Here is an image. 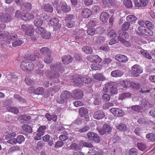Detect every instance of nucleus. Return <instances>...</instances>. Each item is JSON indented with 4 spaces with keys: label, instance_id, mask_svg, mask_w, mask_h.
<instances>
[{
    "label": "nucleus",
    "instance_id": "obj_1",
    "mask_svg": "<svg viewBox=\"0 0 155 155\" xmlns=\"http://www.w3.org/2000/svg\"><path fill=\"white\" fill-rule=\"evenodd\" d=\"M61 64L60 63H58L55 64H51L50 68L52 70H56L53 73H51L50 70H47L45 72L46 76L50 78L53 79L54 78H57L60 76V74L57 71H59L62 73L64 71V69L61 66Z\"/></svg>",
    "mask_w": 155,
    "mask_h": 155
},
{
    "label": "nucleus",
    "instance_id": "obj_2",
    "mask_svg": "<svg viewBox=\"0 0 155 155\" xmlns=\"http://www.w3.org/2000/svg\"><path fill=\"white\" fill-rule=\"evenodd\" d=\"M117 83L113 81H110L105 84L102 91L103 94L109 93L111 95L117 94L118 90L116 86Z\"/></svg>",
    "mask_w": 155,
    "mask_h": 155
},
{
    "label": "nucleus",
    "instance_id": "obj_3",
    "mask_svg": "<svg viewBox=\"0 0 155 155\" xmlns=\"http://www.w3.org/2000/svg\"><path fill=\"white\" fill-rule=\"evenodd\" d=\"M20 67L23 71L30 72L34 69L35 65L31 62H29L27 60H25L21 62Z\"/></svg>",
    "mask_w": 155,
    "mask_h": 155
},
{
    "label": "nucleus",
    "instance_id": "obj_4",
    "mask_svg": "<svg viewBox=\"0 0 155 155\" xmlns=\"http://www.w3.org/2000/svg\"><path fill=\"white\" fill-rule=\"evenodd\" d=\"M71 96V94L69 91L66 90L63 91L61 94L60 97L57 98L56 101L59 103H64L69 99Z\"/></svg>",
    "mask_w": 155,
    "mask_h": 155
},
{
    "label": "nucleus",
    "instance_id": "obj_5",
    "mask_svg": "<svg viewBox=\"0 0 155 155\" xmlns=\"http://www.w3.org/2000/svg\"><path fill=\"white\" fill-rule=\"evenodd\" d=\"M56 9L58 13H60L62 12H69L71 10V8L70 6L67 5L65 2H61L59 5L56 6Z\"/></svg>",
    "mask_w": 155,
    "mask_h": 155
},
{
    "label": "nucleus",
    "instance_id": "obj_6",
    "mask_svg": "<svg viewBox=\"0 0 155 155\" xmlns=\"http://www.w3.org/2000/svg\"><path fill=\"white\" fill-rule=\"evenodd\" d=\"M20 29L22 30L25 34L28 36H31L34 35L35 30L31 25L28 26L26 25H22Z\"/></svg>",
    "mask_w": 155,
    "mask_h": 155
},
{
    "label": "nucleus",
    "instance_id": "obj_7",
    "mask_svg": "<svg viewBox=\"0 0 155 155\" xmlns=\"http://www.w3.org/2000/svg\"><path fill=\"white\" fill-rule=\"evenodd\" d=\"M35 31L36 33L40 34L42 38L45 39H48L51 37L50 32L46 31L44 27H37Z\"/></svg>",
    "mask_w": 155,
    "mask_h": 155
},
{
    "label": "nucleus",
    "instance_id": "obj_8",
    "mask_svg": "<svg viewBox=\"0 0 155 155\" xmlns=\"http://www.w3.org/2000/svg\"><path fill=\"white\" fill-rule=\"evenodd\" d=\"M46 128L45 126H41L39 127L34 138L35 140H38L41 139V137L45 134Z\"/></svg>",
    "mask_w": 155,
    "mask_h": 155
},
{
    "label": "nucleus",
    "instance_id": "obj_9",
    "mask_svg": "<svg viewBox=\"0 0 155 155\" xmlns=\"http://www.w3.org/2000/svg\"><path fill=\"white\" fill-rule=\"evenodd\" d=\"M131 70L132 71V74L134 77H138L143 71L142 68L137 64L133 66L132 67Z\"/></svg>",
    "mask_w": 155,
    "mask_h": 155
},
{
    "label": "nucleus",
    "instance_id": "obj_10",
    "mask_svg": "<svg viewBox=\"0 0 155 155\" xmlns=\"http://www.w3.org/2000/svg\"><path fill=\"white\" fill-rule=\"evenodd\" d=\"M110 111L114 116L117 117H121L123 116L124 114V110L119 108H111L110 109Z\"/></svg>",
    "mask_w": 155,
    "mask_h": 155
},
{
    "label": "nucleus",
    "instance_id": "obj_11",
    "mask_svg": "<svg viewBox=\"0 0 155 155\" xmlns=\"http://www.w3.org/2000/svg\"><path fill=\"white\" fill-rule=\"evenodd\" d=\"M59 20L57 18H52L48 21V24L54 27V29H59L61 27L59 23Z\"/></svg>",
    "mask_w": 155,
    "mask_h": 155
},
{
    "label": "nucleus",
    "instance_id": "obj_12",
    "mask_svg": "<svg viewBox=\"0 0 155 155\" xmlns=\"http://www.w3.org/2000/svg\"><path fill=\"white\" fill-rule=\"evenodd\" d=\"M111 129L112 128L110 125L105 124L103 125L102 129L98 130V131L101 135H104L106 133L110 132Z\"/></svg>",
    "mask_w": 155,
    "mask_h": 155
},
{
    "label": "nucleus",
    "instance_id": "obj_13",
    "mask_svg": "<svg viewBox=\"0 0 155 155\" xmlns=\"http://www.w3.org/2000/svg\"><path fill=\"white\" fill-rule=\"evenodd\" d=\"M83 95V92L81 90L79 89H76L74 90L71 94L72 97L76 99L81 98Z\"/></svg>",
    "mask_w": 155,
    "mask_h": 155
},
{
    "label": "nucleus",
    "instance_id": "obj_14",
    "mask_svg": "<svg viewBox=\"0 0 155 155\" xmlns=\"http://www.w3.org/2000/svg\"><path fill=\"white\" fill-rule=\"evenodd\" d=\"M139 1L140 2L137 0H135L134 1L135 5L137 7H146L149 2V0H139Z\"/></svg>",
    "mask_w": 155,
    "mask_h": 155
},
{
    "label": "nucleus",
    "instance_id": "obj_15",
    "mask_svg": "<svg viewBox=\"0 0 155 155\" xmlns=\"http://www.w3.org/2000/svg\"><path fill=\"white\" fill-rule=\"evenodd\" d=\"M11 20L12 17L11 15L7 13L2 14L0 17V21L3 22H9Z\"/></svg>",
    "mask_w": 155,
    "mask_h": 155
},
{
    "label": "nucleus",
    "instance_id": "obj_16",
    "mask_svg": "<svg viewBox=\"0 0 155 155\" xmlns=\"http://www.w3.org/2000/svg\"><path fill=\"white\" fill-rule=\"evenodd\" d=\"M133 94L130 92H124L121 93L119 94L118 99L119 100H123L124 99L131 98Z\"/></svg>",
    "mask_w": 155,
    "mask_h": 155
},
{
    "label": "nucleus",
    "instance_id": "obj_17",
    "mask_svg": "<svg viewBox=\"0 0 155 155\" xmlns=\"http://www.w3.org/2000/svg\"><path fill=\"white\" fill-rule=\"evenodd\" d=\"M115 60L120 62L125 63L128 59L126 56L122 54H117L115 56Z\"/></svg>",
    "mask_w": 155,
    "mask_h": 155
},
{
    "label": "nucleus",
    "instance_id": "obj_18",
    "mask_svg": "<svg viewBox=\"0 0 155 155\" xmlns=\"http://www.w3.org/2000/svg\"><path fill=\"white\" fill-rule=\"evenodd\" d=\"M94 118L96 119L100 120L105 117L104 113L102 111L98 110L95 112L94 114Z\"/></svg>",
    "mask_w": 155,
    "mask_h": 155
},
{
    "label": "nucleus",
    "instance_id": "obj_19",
    "mask_svg": "<svg viewBox=\"0 0 155 155\" xmlns=\"http://www.w3.org/2000/svg\"><path fill=\"white\" fill-rule=\"evenodd\" d=\"M39 54H28L25 55V57L27 59L31 61H35L38 60L39 58Z\"/></svg>",
    "mask_w": 155,
    "mask_h": 155
},
{
    "label": "nucleus",
    "instance_id": "obj_20",
    "mask_svg": "<svg viewBox=\"0 0 155 155\" xmlns=\"http://www.w3.org/2000/svg\"><path fill=\"white\" fill-rule=\"evenodd\" d=\"M91 14V11L88 8H84L81 12L82 17L84 18H88L90 17Z\"/></svg>",
    "mask_w": 155,
    "mask_h": 155
},
{
    "label": "nucleus",
    "instance_id": "obj_21",
    "mask_svg": "<svg viewBox=\"0 0 155 155\" xmlns=\"http://www.w3.org/2000/svg\"><path fill=\"white\" fill-rule=\"evenodd\" d=\"M34 18V16L30 13H25L22 14L21 16V18L23 20L27 21L30 20Z\"/></svg>",
    "mask_w": 155,
    "mask_h": 155
},
{
    "label": "nucleus",
    "instance_id": "obj_22",
    "mask_svg": "<svg viewBox=\"0 0 155 155\" xmlns=\"http://www.w3.org/2000/svg\"><path fill=\"white\" fill-rule=\"evenodd\" d=\"M62 61L65 64H68L72 61V57L70 55H64L61 58Z\"/></svg>",
    "mask_w": 155,
    "mask_h": 155
},
{
    "label": "nucleus",
    "instance_id": "obj_23",
    "mask_svg": "<svg viewBox=\"0 0 155 155\" xmlns=\"http://www.w3.org/2000/svg\"><path fill=\"white\" fill-rule=\"evenodd\" d=\"M87 59L89 60H91V59H92L94 62H96L97 63H100L102 61L101 59L96 54L92 55L89 56ZM90 61H92L91 60Z\"/></svg>",
    "mask_w": 155,
    "mask_h": 155
},
{
    "label": "nucleus",
    "instance_id": "obj_24",
    "mask_svg": "<svg viewBox=\"0 0 155 155\" xmlns=\"http://www.w3.org/2000/svg\"><path fill=\"white\" fill-rule=\"evenodd\" d=\"M124 74V73L119 70H116L112 71L111 73V75L114 77H121Z\"/></svg>",
    "mask_w": 155,
    "mask_h": 155
},
{
    "label": "nucleus",
    "instance_id": "obj_25",
    "mask_svg": "<svg viewBox=\"0 0 155 155\" xmlns=\"http://www.w3.org/2000/svg\"><path fill=\"white\" fill-rule=\"evenodd\" d=\"M40 51L42 54L46 56L51 54V53L50 49L46 47L41 48L40 50Z\"/></svg>",
    "mask_w": 155,
    "mask_h": 155
},
{
    "label": "nucleus",
    "instance_id": "obj_26",
    "mask_svg": "<svg viewBox=\"0 0 155 155\" xmlns=\"http://www.w3.org/2000/svg\"><path fill=\"white\" fill-rule=\"evenodd\" d=\"M44 11L47 12L51 13L53 12V8L51 5L48 3L45 4L43 7Z\"/></svg>",
    "mask_w": 155,
    "mask_h": 155
},
{
    "label": "nucleus",
    "instance_id": "obj_27",
    "mask_svg": "<svg viewBox=\"0 0 155 155\" xmlns=\"http://www.w3.org/2000/svg\"><path fill=\"white\" fill-rule=\"evenodd\" d=\"M93 77L95 79L99 81H104L105 79V77L101 73L95 74L93 76Z\"/></svg>",
    "mask_w": 155,
    "mask_h": 155
},
{
    "label": "nucleus",
    "instance_id": "obj_28",
    "mask_svg": "<svg viewBox=\"0 0 155 155\" xmlns=\"http://www.w3.org/2000/svg\"><path fill=\"white\" fill-rule=\"evenodd\" d=\"M78 112L81 117H82L83 116H85L88 114V112L87 109L86 108L82 107L79 109Z\"/></svg>",
    "mask_w": 155,
    "mask_h": 155
},
{
    "label": "nucleus",
    "instance_id": "obj_29",
    "mask_svg": "<svg viewBox=\"0 0 155 155\" xmlns=\"http://www.w3.org/2000/svg\"><path fill=\"white\" fill-rule=\"evenodd\" d=\"M109 17V15L108 13L106 12H102L100 16V20L102 22H104L107 20Z\"/></svg>",
    "mask_w": 155,
    "mask_h": 155
},
{
    "label": "nucleus",
    "instance_id": "obj_30",
    "mask_svg": "<svg viewBox=\"0 0 155 155\" xmlns=\"http://www.w3.org/2000/svg\"><path fill=\"white\" fill-rule=\"evenodd\" d=\"M18 119L20 120H23V122L24 121H29L31 119V117L27 115L22 114L19 116Z\"/></svg>",
    "mask_w": 155,
    "mask_h": 155
},
{
    "label": "nucleus",
    "instance_id": "obj_31",
    "mask_svg": "<svg viewBox=\"0 0 155 155\" xmlns=\"http://www.w3.org/2000/svg\"><path fill=\"white\" fill-rule=\"evenodd\" d=\"M62 133V134H61L59 136V138L61 141H65L68 138V134L65 131H63Z\"/></svg>",
    "mask_w": 155,
    "mask_h": 155
},
{
    "label": "nucleus",
    "instance_id": "obj_32",
    "mask_svg": "<svg viewBox=\"0 0 155 155\" xmlns=\"http://www.w3.org/2000/svg\"><path fill=\"white\" fill-rule=\"evenodd\" d=\"M80 78L82 81L86 84H89L91 81V78L86 76H80Z\"/></svg>",
    "mask_w": 155,
    "mask_h": 155
},
{
    "label": "nucleus",
    "instance_id": "obj_33",
    "mask_svg": "<svg viewBox=\"0 0 155 155\" xmlns=\"http://www.w3.org/2000/svg\"><path fill=\"white\" fill-rule=\"evenodd\" d=\"M7 110L8 111L15 114H18L19 113L18 109L16 107L12 106H8V107L7 108Z\"/></svg>",
    "mask_w": 155,
    "mask_h": 155
},
{
    "label": "nucleus",
    "instance_id": "obj_34",
    "mask_svg": "<svg viewBox=\"0 0 155 155\" xmlns=\"http://www.w3.org/2000/svg\"><path fill=\"white\" fill-rule=\"evenodd\" d=\"M140 53L146 58L149 59H151L152 58V57L149 52L147 50H145L142 49L140 51Z\"/></svg>",
    "mask_w": 155,
    "mask_h": 155
},
{
    "label": "nucleus",
    "instance_id": "obj_35",
    "mask_svg": "<svg viewBox=\"0 0 155 155\" xmlns=\"http://www.w3.org/2000/svg\"><path fill=\"white\" fill-rule=\"evenodd\" d=\"M137 145L138 149L142 151L145 150L147 148L146 144L142 143H137Z\"/></svg>",
    "mask_w": 155,
    "mask_h": 155
},
{
    "label": "nucleus",
    "instance_id": "obj_36",
    "mask_svg": "<svg viewBox=\"0 0 155 155\" xmlns=\"http://www.w3.org/2000/svg\"><path fill=\"white\" fill-rule=\"evenodd\" d=\"M43 23L42 19L40 18H37L34 21V24L37 27H42L41 26L42 25Z\"/></svg>",
    "mask_w": 155,
    "mask_h": 155
},
{
    "label": "nucleus",
    "instance_id": "obj_37",
    "mask_svg": "<svg viewBox=\"0 0 155 155\" xmlns=\"http://www.w3.org/2000/svg\"><path fill=\"white\" fill-rule=\"evenodd\" d=\"M18 37V36L16 34L9 36L7 38L6 41L9 44H10L11 42L12 43L13 41L16 39Z\"/></svg>",
    "mask_w": 155,
    "mask_h": 155
},
{
    "label": "nucleus",
    "instance_id": "obj_38",
    "mask_svg": "<svg viewBox=\"0 0 155 155\" xmlns=\"http://www.w3.org/2000/svg\"><path fill=\"white\" fill-rule=\"evenodd\" d=\"M79 145L82 147H86L89 148H92L93 147L92 144L90 143H88L83 140L80 142Z\"/></svg>",
    "mask_w": 155,
    "mask_h": 155
},
{
    "label": "nucleus",
    "instance_id": "obj_39",
    "mask_svg": "<svg viewBox=\"0 0 155 155\" xmlns=\"http://www.w3.org/2000/svg\"><path fill=\"white\" fill-rule=\"evenodd\" d=\"M116 128L120 131H125L127 130V126L125 124L120 123L117 125Z\"/></svg>",
    "mask_w": 155,
    "mask_h": 155
},
{
    "label": "nucleus",
    "instance_id": "obj_40",
    "mask_svg": "<svg viewBox=\"0 0 155 155\" xmlns=\"http://www.w3.org/2000/svg\"><path fill=\"white\" fill-rule=\"evenodd\" d=\"M22 128L23 130L26 132L29 133L32 132V130L31 127L29 125H24L22 127Z\"/></svg>",
    "mask_w": 155,
    "mask_h": 155
},
{
    "label": "nucleus",
    "instance_id": "obj_41",
    "mask_svg": "<svg viewBox=\"0 0 155 155\" xmlns=\"http://www.w3.org/2000/svg\"><path fill=\"white\" fill-rule=\"evenodd\" d=\"M131 82L128 80H126L122 81L121 85L124 87H129L131 85Z\"/></svg>",
    "mask_w": 155,
    "mask_h": 155
},
{
    "label": "nucleus",
    "instance_id": "obj_42",
    "mask_svg": "<svg viewBox=\"0 0 155 155\" xmlns=\"http://www.w3.org/2000/svg\"><path fill=\"white\" fill-rule=\"evenodd\" d=\"M82 51L86 54H89L92 52L93 50L90 47L88 46H84L82 49Z\"/></svg>",
    "mask_w": 155,
    "mask_h": 155
},
{
    "label": "nucleus",
    "instance_id": "obj_43",
    "mask_svg": "<svg viewBox=\"0 0 155 155\" xmlns=\"http://www.w3.org/2000/svg\"><path fill=\"white\" fill-rule=\"evenodd\" d=\"M147 139L149 141L152 142L155 141V134L153 133L147 134L146 135Z\"/></svg>",
    "mask_w": 155,
    "mask_h": 155
},
{
    "label": "nucleus",
    "instance_id": "obj_44",
    "mask_svg": "<svg viewBox=\"0 0 155 155\" xmlns=\"http://www.w3.org/2000/svg\"><path fill=\"white\" fill-rule=\"evenodd\" d=\"M45 89L43 87H38L35 90L33 93L36 94H41L44 91Z\"/></svg>",
    "mask_w": 155,
    "mask_h": 155
},
{
    "label": "nucleus",
    "instance_id": "obj_45",
    "mask_svg": "<svg viewBox=\"0 0 155 155\" xmlns=\"http://www.w3.org/2000/svg\"><path fill=\"white\" fill-rule=\"evenodd\" d=\"M92 69L94 70H100L102 67V66L100 64L97 63L92 64L91 66Z\"/></svg>",
    "mask_w": 155,
    "mask_h": 155
},
{
    "label": "nucleus",
    "instance_id": "obj_46",
    "mask_svg": "<svg viewBox=\"0 0 155 155\" xmlns=\"http://www.w3.org/2000/svg\"><path fill=\"white\" fill-rule=\"evenodd\" d=\"M70 148L74 150H80L81 149V146L80 145L74 143L71 145L70 146Z\"/></svg>",
    "mask_w": 155,
    "mask_h": 155
},
{
    "label": "nucleus",
    "instance_id": "obj_47",
    "mask_svg": "<svg viewBox=\"0 0 155 155\" xmlns=\"http://www.w3.org/2000/svg\"><path fill=\"white\" fill-rule=\"evenodd\" d=\"M97 21L96 20L91 19L88 23V27L93 28L97 25Z\"/></svg>",
    "mask_w": 155,
    "mask_h": 155
},
{
    "label": "nucleus",
    "instance_id": "obj_48",
    "mask_svg": "<svg viewBox=\"0 0 155 155\" xmlns=\"http://www.w3.org/2000/svg\"><path fill=\"white\" fill-rule=\"evenodd\" d=\"M105 38L103 37H99L97 38L96 42L99 45L103 44L105 41Z\"/></svg>",
    "mask_w": 155,
    "mask_h": 155
},
{
    "label": "nucleus",
    "instance_id": "obj_49",
    "mask_svg": "<svg viewBox=\"0 0 155 155\" xmlns=\"http://www.w3.org/2000/svg\"><path fill=\"white\" fill-rule=\"evenodd\" d=\"M127 20L129 22H134L136 21L137 18L134 15H131L127 16L126 17Z\"/></svg>",
    "mask_w": 155,
    "mask_h": 155
},
{
    "label": "nucleus",
    "instance_id": "obj_50",
    "mask_svg": "<svg viewBox=\"0 0 155 155\" xmlns=\"http://www.w3.org/2000/svg\"><path fill=\"white\" fill-rule=\"evenodd\" d=\"M16 140L17 143L21 144L24 142L25 138L23 135H20L17 137Z\"/></svg>",
    "mask_w": 155,
    "mask_h": 155
},
{
    "label": "nucleus",
    "instance_id": "obj_51",
    "mask_svg": "<svg viewBox=\"0 0 155 155\" xmlns=\"http://www.w3.org/2000/svg\"><path fill=\"white\" fill-rule=\"evenodd\" d=\"M131 85L130 87L135 89H138L140 88V85L137 83L134 82L132 81L131 82Z\"/></svg>",
    "mask_w": 155,
    "mask_h": 155
},
{
    "label": "nucleus",
    "instance_id": "obj_52",
    "mask_svg": "<svg viewBox=\"0 0 155 155\" xmlns=\"http://www.w3.org/2000/svg\"><path fill=\"white\" fill-rule=\"evenodd\" d=\"M130 26V23L128 22H125L121 25L122 29L123 30L127 31L128 30Z\"/></svg>",
    "mask_w": 155,
    "mask_h": 155
},
{
    "label": "nucleus",
    "instance_id": "obj_53",
    "mask_svg": "<svg viewBox=\"0 0 155 155\" xmlns=\"http://www.w3.org/2000/svg\"><path fill=\"white\" fill-rule=\"evenodd\" d=\"M137 122L139 124L143 125H145L149 124V122L148 121L145 119L143 118H139L137 120Z\"/></svg>",
    "mask_w": 155,
    "mask_h": 155
},
{
    "label": "nucleus",
    "instance_id": "obj_54",
    "mask_svg": "<svg viewBox=\"0 0 155 155\" xmlns=\"http://www.w3.org/2000/svg\"><path fill=\"white\" fill-rule=\"evenodd\" d=\"M46 57L45 58L44 61L46 64H50L51 63L53 60L51 57V54L46 55Z\"/></svg>",
    "mask_w": 155,
    "mask_h": 155
},
{
    "label": "nucleus",
    "instance_id": "obj_55",
    "mask_svg": "<svg viewBox=\"0 0 155 155\" xmlns=\"http://www.w3.org/2000/svg\"><path fill=\"white\" fill-rule=\"evenodd\" d=\"M75 22L74 21H66V26L68 28H71L73 27L75 24Z\"/></svg>",
    "mask_w": 155,
    "mask_h": 155
},
{
    "label": "nucleus",
    "instance_id": "obj_56",
    "mask_svg": "<svg viewBox=\"0 0 155 155\" xmlns=\"http://www.w3.org/2000/svg\"><path fill=\"white\" fill-rule=\"evenodd\" d=\"M145 24L147 27L148 29H153L154 28V25L150 21H146Z\"/></svg>",
    "mask_w": 155,
    "mask_h": 155
},
{
    "label": "nucleus",
    "instance_id": "obj_57",
    "mask_svg": "<svg viewBox=\"0 0 155 155\" xmlns=\"http://www.w3.org/2000/svg\"><path fill=\"white\" fill-rule=\"evenodd\" d=\"M19 150V147L17 146H13L10 147L8 150V153H12L13 152L18 151Z\"/></svg>",
    "mask_w": 155,
    "mask_h": 155
},
{
    "label": "nucleus",
    "instance_id": "obj_58",
    "mask_svg": "<svg viewBox=\"0 0 155 155\" xmlns=\"http://www.w3.org/2000/svg\"><path fill=\"white\" fill-rule=\"evenodd\" d=\"M108 37L110 38H114L117 35L115 31L114 30H111L107 34Z\"/></svg>",
    "mask_w": 155,
    "mask_h": 155
},
{
    "label": "nucleus",
    "instance_id": "obj_59",
    "mask_svg": "<svg viewBox=\"0 0 155 155\" xmlns=\"http://www.w3.org/2000/svg\"><path fill=\"white\" fill-rule=\"evenodd\" d=\"M95 31L94 28H90L89 27V28L87 31V33L89 35L93 36L95 34Z\"/></svg>",
    "mask_w": 155,
    "mask_h": 155
},
{
    "label": "nucleus",
    "instance_id": "obj_60",
    "mask_svg": "<svg viewBox=\"0 0 155 155\" xmlns=\"http://www.w3.org/2000/svg\"><path fill=\"white\" fill-rule=\"evenodd\" d=\"M124 3L127 8H130L132 7V2L131 0H124Z\"/></svg>",
    "mask_w": 155,
    "mask_h": 155
},
{
    "label": "nucleus",
    "instance_id": "obj_61",
    "mask_svg": "<svg viewBox=\"0 0 155 155\" xmlns=\"http://www.w3.org/2000/svg\"><path fill=\"white\" fill-rule=\"evenodd\" d=\"M110 96L108 94L104 93L102 96V99L104 101H108L110 99Z\"/></svg>",
    "mask_w": 155,
    "mask_h": 155
},
{
    "label": "nucleus",
    "instance_id": "obj_62",
    "mask_svg": "<svg viewBox=\"0 0 155 155\" xmlns=\"http://www.w3.org/2000/svg\"><path fill=\"white\" fill-rule=\"evenodd\" d=\"M129 155H138L137 150L135 148H132L130 149L129 151Z\"/></svg>",
    "mask_w": 155,
    "mask_h": 155
},
{
    "label": "nucleus",
    "instance_id": "obj_63",
    "mask_svg": "<svg viewBox=\"0 0 155 155\" xmlns=\"http://www.w3.org/2000/svg\"><path fill=\"white\" fill-rule=\"evenodd\" d=\"M114 105L113 103L111 102H107L104 104L103 106V108L104 109H107L109 107L113 106Z\"/></svg>",
    "mask_w": 155,
    "mask_h": 155
},
{
    "label": "nucleus",
    "instance_id": "obj_64",
    "mask_svg": "<svg viewBox=\"0 0 155 155\" xmlns=\"http://www.w3.org/2000/svg\"><path fill=\"white\" fill-rule=\"evenodd\" d=\"M22 43L23 42L21 40H18L12 42V46L15 47L21 45Z\"/></svg>",
    "mask_w": 155,
    "mask_h": 155
}]
</instances>
